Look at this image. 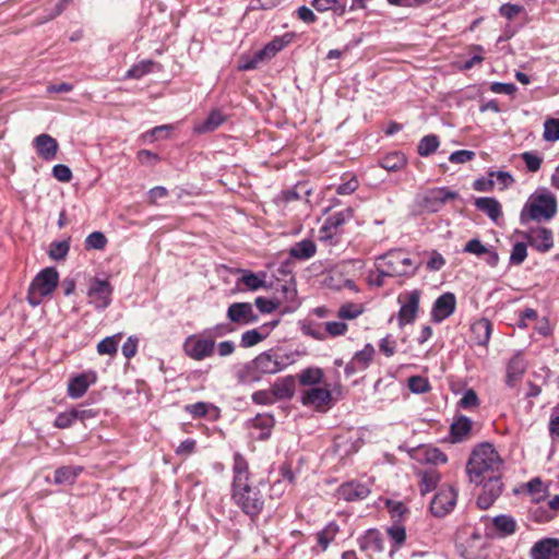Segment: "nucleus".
<instances>
[{"label": "nucleus", "instance_id": "obj_1", "mask_svg": "<svg viewBox=\"0 0 559 559\" xmlns=\"http://www.w3.org/2000/svg\"><path fill=\"white\" fill-rule=\"evenodd\" d=\"M233 461L231 500L246 515L255 519L264 508V497L250 484L251 473L245 456L235 452Z\"/></svg>", "mask_w": 559, "mask_h": 559}, {"label": "nucleus", "instance_id": "obj_2", "mask_svg": "<svg viewBox=\"0 0 559 559\" xmlns=\"http://www.w3.org/2000/svg\"><path fill=\"white\" fill-rule=\"evenodd\" d=\"M503 461L489 442L475 445L466 463V473L469 481L481 485L486 478L501 475Z\"/></svg>", "mask_w": 559, "mask_h": 559}, {"label": "nucleus", "instance_id": "obj_3", "mask_svg": "<svg viewBox=\"0 0 559 559\" xmlns=\"http://www.w3.org/2000/svg\"><path fill=\"white\" fill-rule=\"evenodd\" d=\"M374 266L381 270L382 274L391 278H411L419 267L417 260L413 259L403 249H392L376 259Z\"/></svg>", "mask_w": 559, "mask_h": 559}, {"label": "nucleus", "instance_id": "obj_4", "mask_svg": "<svg viewBox=\"0 0 559 559\" xmlns=\"http://www.w3.org/2000/svg\"><path fill=\"white\" fill-rule=\"evenodd\" d=\"M557 214V199L547 189H538L530 195L524 204L520 219L522 224L530 221H550Z\"/></svg>", "mask_w": 559, "mask_h": 559}, {"label": "nucleus", "instance_id": "obj_5", "mask_svg": "<svg viewBox=\"0 0 559 559\" xmlns=\"http://www.w3.org/2000/svg\"><path fill=\"white\" fill-rule=\"evenodd\" d=\"M59 283V274L55 267H46L41 270L32 281L26 300L36 307L41 304L43 299L52 294Z\"/></svg>", "mask_w": 559, "mask_h": 559}, {"label": "nucleus", "instance_id": "obj_6", "mask_svg": "<svg viewBox=\"0 0 559 559\" xmlns=\"http://www.w3.org/2000/svg\"><path fill=\"white\" fill-rule=\"evenodd\" d=\"M254 361L263 377L265 374H275L287 368L294 362V355L281 348H271L259 354Z\"/></svg>", "mask_w": 559, "mask_h": 559}, {"label": "nucleus", "instance_id": "obj_7", "mask_svg": "<svg viewBox=\"0 0 559 559\" xmlns=\"http://www.w3.org/2000/svg\"><path fill=\"white\" fill-rule=\"evenodd\" d=\"M182 352L189 358L202 361L205 358L213 356L215 352V343L205 336V333L202 331L186 337L182 344Z\"/></svg>", "mask_w": 559, "mask_h": 559}, {"label": "nucleus", "instance_id": "obj_8", "mask_svg": "<svg viewBox=\"0 0 559 559\" xmlns=\"http://www.w3.org/2000/svg\"><path fill=\"white\" fill-rule=\"evenodd\" d=\"M420 298L421 290L419 289L404 292L399 295L397 302L400 304V310L397 312V322L400 328L412 324L416 320Z\"/></svg>", "mask_w": 559, "mask_h": 559}, {"label": "nucleus", "instance_id": "obj_9", "mask_svg": "<svg viewBox=\"0 0 559 559\" xmlns=\"http://www.w3.org/2000/svg\"><path fill=\"white\" fill-rule=\"evenodd\" d=\"M457 489L452 485L441 486L430 502V512L436 518L451 513L457 502Z\"/></svg>", "mask_w": 559, "mask_h": 559}, {"label": "nucleus", "instance_id": "obj_10", "mask_svg": "<svg viewBox=\"0 0 559 559\" xmlns=\"http://www.w3.org/2000/svg\"><path fill=\"white\" fill-rule=\"evenodd\" d=\"M112 292L114 287L108 280L93 278L87 289L90 304L97 310H105L111 304Z\"/></svg>", "mask_w": 559, "mask_h": 559}, {"label": "nucleus", "instance_id": "obj_11", "mask_svg": "<svg viewBox=\"0 0 559 559\" xmlns=\"http://www.w3.org/2000/svg\"><path fill=\"white\" fill-rule=\"evenodd\" d=\"M459 198V193L455 191H451L445 187L433 188L428 190L420 200V207L423 211L427 213H437L439 212L443 205Z\"/></svg>", "mask_w": 559, "mask_h": 559}, {"label": "nucleus", "instance_id": "obj_12", "mask_svg": "<svg viewBox=\"0 0 559 559\" xmlns=\"http://www.w3.org/2000/svg\"><path fill=\"white\" fill-rule=\"evenodd\" d=\"M481 485L483 490L477 497V506L483 510H487L502 493L503 484L501 475L486 478Z\"/></svg>", "mask_w": 559, "mask_h": 559}, {"label": "nucleus", "instance_id": "obj_13", "mask_svg": "<svg viewBox=\"0 0 559 559\" xmlns=\"http://www.w3.org/2000/svg\"><path fill=\"white\" fill-rule=\"evenodd\" d=\"M226 317L230 324L248 325L255 323L259 319L250 302H234L229 305Z\"/></svg>", "mask_w": 559, "mask_h": 559}, {"label": "nucleus", "instance_id": "obj_14", "mask_svg": "<svg viewBox=\"0 0 559 559\" xmlns=\"http://www.w3.org/2000/svg\"><path fill=\"white\" fill-rule=\"evenodd\" d=\"M376 348L370 343L366 344L364 348L352 357L346 364L344 372L346 377H352L357 372L366 370L373 360Z\"/></svg>", "mask_w": 559, "mask_h": 559}, {"label": "nucleus", "instance_id": "obj_15", "mask_svg": "<svg viewBox=\"0 0 559 559\" xmlns=\"http://www.w3.org/2000/svg\"><path fill=\"white\" fill-rule=\"evenodd\" d=\"M96 381L97 373L94 370H87L71 377L68 382V396L74 400L82 397Z\"/></svg>", "mask_w": 559, "mask_h": 559}, {"label": "nucleus", "instance_id": "obj_16", "mask_svg": "<svg viewBox=\"0 0 559 559\" xmlns=\"http://www.w3.org/2000/svg\"><path fill=\"white\" fill-rule=\"evenodd\" d=\"M331 400L332 394L328 386H311L306 389L300 396L302 405L313 407L317 411L324 409Z\"/></svg>", "mask_w": 559, "mask_h": 559}, {"label": "nucleus", "instance_id": "obj_17", "mask_svg": "<svg viewBox=\"0 0 559 559\" xmlns=\"http://www.w3.org/2000/svg\"><path fill=\"white\" fill-rule=\"evenodd\" d=\"M456 298L452 293L440 295L433 302L431 309V320L435 323H441L443 320L452 316L455 310Z\"/></svg>", "mask_w": 559, "mask_h": 559}, {"label": "nucleus", "instance_id": "obj_18", "mask_svg": "<svg viewBox=\"0 0 559 559\" xmlns=\"http://www.w3.org/2000/svg\"><path fill=\"white\" fill-rule=\"evenodd\" d=\"M358 545L361 551L380 554L384 551V538L377 528L367 530L359 538Z\"/></svg>", "mask_w": 559, "mask_h": 559}, {"label": "nucleus", "instance_id": "obj_19", "mask_svg": "<svg viewBox=\"0 0 559 559\" xmlns=\"http://www.w3.org/2000/svg\"><path fill=\"white\" fill-rule=\"evenodd\" d=\"M338 497L346 501H359L366 499L370 493V486L360 481H348L340 486Z\"/></svg>", "mask_w": 559, "mask_h": 559}, {"label": "nucleus", "instance_id": "obj_20", "mask_svg": "<svg viewBox=\"0 0 559 559\" xmlns=\"http://www.w3.org/2000/svg\"><path fill=\"white\" fill-rule=\"evenodd\" d=\"M527 239L530 245L539 252H548L554 247L552 231L546 227L532 228Z\"/></svg>", "mask_w": 559, "mask_h": 559}, {"label": "nucleus", "instance_id": "obj_21", "mask_svg": "<svg viewBox=\"0 0 559 559\" xmlns=\"http://www.w3.org/2000/svg\"><path fill=\"white\" fill-rule=\"evenodd\" d=\"M532 559H559V539L545 538L534 544Z\"/></svg>", "mask_w": 559, "mask_h": 559}, {"label": "nucleus", "instance_id": "obj_22", "mask_svg": "<svg viewBox=\"0 0 559 559\" xmlns=\"http://www.w3.org/2000/svg\"><path fill=\"white\" fill-rule=\"evenodd\" d=\"M354 217V210L352 207H346L342 211L335 212L330 215L324 224L320 228V234L322 238L331 237V231L336 230L338 227L344 225L346 222L350 221Z\"/></svg>", "mask_w": 559, "mask_h": 559}, {"label": "nucleus", "instance_id": "obj_23", "mask_svg": "<svg viewBox=\"0 0 559 559\" xmlns=\"http://www.w3.org/2000/svg\"><path fill=\"white\" fill-rule=\"evenodd\" d=\"M34 147L43 159L52 160L56 158L59 145L51 135L43 133L37 135L33 141Z\"/></svg>", "mask_w": 559, "mask_h": 559}, {"label": "nucleus", "instance_id": "obj_24", "mask_svg": "<svg viewBox=\"0 0 559 559\" xmlns=\"http://www.w3.org/2000/svg\"><path fill=\"white\" fill-rule=\"evenodd\" d=\"M473 421L464 416L457 415L454 417L451 427L450 436L453 442H463L471 437Z\"/></svg>", "mask_w": 559, "mask_h": 559}, {"label": "nucleus", "instance_id": "obj_25", "mask_svg": "<svg viewBox=\"0 0 559 559\" xmlns=\"http://www.w3.org/2000/svg\"><path fill=\"white\" fill-rule=\"evenodd\" d=\"M526 370L525 359L521 355L513 356L507 367L506 383L514 388Z\"/></svg>", "mask_w": 559, "mask_h": 559}, {"label": "nucleus", "instance_id": "obj_26", "mask_svg": "<svg viewBox=\"0 0 559 559\" xmlns=\"http://www.w3.org/2000/svg\"><path fill=\"white\" fill-rule=\"evenodd\" d=\"M516 521L509 514H500L491 519V528L500 537H507L515 533Z\"/></svg>", "mask_w": 559, "mask_h": 559}, {"label": "nucleus", "instance_id": "obj_27", "mask_svg": "<svg viewBox=\"0 0 559 559\" xmlns=\"http://www.w3.org/2000/svg\"><path fill=\"white\" fill-rule=\"evenodd\" d=\"M289 255L299 261H306L314 257L317 246L311 239H302L295 242L288 250Z\"/></svg>", "mask_w": 559, "mask_h": 559}, {"label": "nucleus", "instance_id": "obj_28", "mask_svg": "<svg viewBox=\"0 0 559 559\" xmlns=\"http://www.w3.org/2000/svg\"><path fill=\"white\" fill-rule=\"evenodd\" d=\"M226 121V116L218 109L212 110L205 120L194 126L193 130L198 134L209 133L216 130Z\"/></svg>", "mask_w": 559, "mask_h": 559}, {"label": "nucleus", "instance_id": "obj_29", "mask_svg": "<svg viewBox=\"0 0 559 559\" xmlns=\"http://www.w3.org/2000/svg\"><path fill=\"white\" fill-rule=\"evenodd\" d=\"M254 359L242 365L236 372V378L240 384H252L262 379L259 367Z\"/></svg>", "mask_w": 559, "mask_h": 559}, {"label": "nucleus", "instance_id": "obj_30", "mask_svg": "<svg viewBox=\"0 0 559 559\" xmlns=\"http://www.w3.org/2000/svg\"><path fill=\"white\" fill-rule=\"evenodd\" d=\"M474 204L477 210L484 212L493 222H497L502 215L501 204L495 198H477Z\"/></svg>", "mask_w": 559, "mask_h": 559}, {"label": "nucleus", "instance_id": "obj_31", "mask_svg": "<svg viewBox=\"0 0 559 559\" xmlns=\"http://www.w3.org/2000/svg\"><path fill=\"white\" fill-rule=\"evenodd\" d=\"M471 331L476 344L486 345L490 340L492 323L488 319L481 318L472 324Z\"/></svg>", "mask_w": 559, "mask_h": 559}, {"label": "nucleus", "instance_id": "obj_32", "mask_svg": "<svg viewBox=\"0 0 559 559\" xmlns=\"http://www.w3.org/2000/svg\"><path fill=\"white\" fill-rule=\"evenodd\" d=\"M272 391L276 400L292 399L295 393V378L293 376H287L277 379L272 385Z\"/></svg>", "mask_w": 559, "mask_h": 559}, {"label": "nucleus", "instance_id": "obj_33", "mask_svg": "<svg viewBox=\"0 0 559 559\" xmlns=\"http://www.w3.org/2000/svg\"><path fill=\"white\" fill-rule=\"evenodd\" d=\"M293 35L284 34L283 36H276L269 41L262 49H259L266 60L272 59L277 52L283 50L290 41Z\"/></svg>", "mask_w": 559, "mask_h": 559}, {"label": "nucleus", "instance_id": "obj_34", "mask_svg": "<svg viewBox=\"0 0 559 559\" xmlns=\"http://www.w3.org/2000/svg\"><path fill=\"white\" fill-rule=\"evenodd\" d=\"M265 272L253 273L249 270L241 271V277L238 280V285L242 284L249 290H258L265 287Z\"/></svg>", "mask_w": 559, "mask_h": 559}, {"label": "nucleus", "instance_id": "obj_35", "mask_svg": "<svg viewBox=\"0 0 559 559\" xmlns=\"http://www.w3.org/2000/svg\"><path fill=\"white\" fill-rule=\"evenodd\" d=\"M311 5L321 13L333 11L336 15L343 16L346 12V0H312Z\"/></svg>", "mask_w": 559, "mask_h": 559}, {"label": "nucleus", "instance_id": "obj_36", "mask_svg": "<svg viewBox=\"0 0 559 559\" xmlns=\"http://www.w3.org/2000/svg\"><path fill=\"white\" fill-rule=\"evenodd\" d=\"M81 472V466H61L56 469L53 481L57 485H71Z\"/></svg>", "mask_w": 559, "mask_h": 559}, {"label": "nucleus", "instance_id": "obj_37", "mask_svg": "<svg viewBox=\"0 0 559 559\" xmlns=\"http://www.w3.org/2000/svg\"><path fill=\"white\" fill-rule=\"evenodd\" d=\"M340 532V526L336 522H329L320 532L317 534L318 545L322 550H326L329 545L334 540Z\"/></svg>", "mask_w": 559, "mask_h": 559}, {"label": "nucleus", "instance_id": "obj_38", "mask_svg": "<svg viewBox=\"0 0 559 559\" xmlns=\"http://www.w3.org/2000/svg\"><path fill=\"white\" fill-rule=\"evenodd\" d=\"M418 454L421 455L423 461L433 465L445 464L448 461V456L433 447H421L418 449Z\"/></svg>", "mask_w": 559, "mask_h": 559}, {"label": "nucleus", "instance_id": "obj_39", "mask_svg": "<svg viewBox=\"0 0 559 559\" xmlns=\"http://www.w3.org/2000/svg\"><path fill=\"white\" fill-rule=\"evenodd\" d=\"M407 163L405 155L401 152H392L385 155L380 165L389 171H397L402 169Z\"/></svg>", "mask_w": 559, "mask_h": 559}, {"label": "nucleus", "instance_id": "obj_40", "mask_svg": "<svg viewBox=\"0 0 559 559\" xmlns=\"http://www.w3.org/2000/svg\"><path fill=\"white\" fill-rule=\"evenodd\" d=\"M440 480V474L433 469H427L420 473L419 489L421 495H426L433 490Z\"/></svg>", "mask_w": 559, "mask_h": 559}, {"label": "nucleus", "instance_id": "obj_41", "mask_svg": "<svg viewBox=\"0 0 559 559\" xmlns=\"http://www.w3.org/2000/svg\"><path fill=\"white\" fill-rule=\"evenodd\" d=\"M386 533L393 543L392 548L390 550V556H393L394 552L397 551L401 548V546L405 543L406 530L401 524H393L392 526L388 527Z\"/></svg>", "mask_w": 559, "mask_h": 559}, {"label": "nucleus", "instance_id": "obj_42", "mask_svg": "<svg viewBox=\"0 0 559 559\" xmlns=\"http://www.w3.org/2000/svg\"><path fill=\"white\" fill-rule=\"evenodd\" d=\"M439 138L436 134L425 135L418 143L417 152L420 156L427 157L439 147Z\"/></svg>", "mask_w": 559, "mask_h": 559}, {"label": "nucleus", "instance_id": "obj_43", "mask_svg": "<svg viewBox=\"0 0 559 559\" xmlns=\"http://www.w3.org/2000/svg\"><path fill=\"white\" fill-rule=\"evenodd\" d=\"M266 337H267V333H264L263 331H261L260 328L252 329V330L246 331L241 334L240 346L243 348H249V347L255 346L257 344H259Z\"/></svg>", "mask_w": 559, "mask_h": 559}, {"label": "nucleus", "instance_id": "obj_44", "mask_svg": "<svg viewBox=\"0 0 559 559\" xmlns=\"http://www.w3.org/2000/svg\"><path fill=\"white\" fill-rule=\"evenodd\" d=\"M265 60L260 50H257L253 55H242L239 59L238 69L240 71L254 70Z\"/></svg>", "mask_w": 559, "mask_h": 559}, {"label": "nucleus", "instance_id": "obj_45", "mask_svg": "<svg viewBox=\"0 0 559 559\" xmlns=\"http://www.w3.org/2000/svg\"><path fill=\"white\" fill-rule=\"evenodd\" d=\"M235 331V328L230 322H222L214 326L206 328L203 330L205 336L212 340L214 343L217 338H222L228 334H231Z\"/></svg>", "mask_w": 559, "mask_h": 559}, {"label": "nucleus", "instance_id": "obj_46", "mask_svg": "<svg viewBox=\"0 0 559 559\" xmlns=\"http://www.w3.org/2000/svg\"><path fill=\"white\" fill-rule=\"evenodd\" d=\"M323 378V372L320 368H307L302 370L299 374V382L302 385L314 386L316 384L321 383Z\"/></svg>", "mask_w": 559, "mask_h": 559}, {"label": "nucleus", "instance_id": "obj_47", "mask_svg": "<svg viewBox=\"0 0 559 559\" xmlns=\"http://www.w3.org/2000/svg\"><path fill=\"white\" fill-rule=\"evenodd\" d=\"M121 338V334L107 336L97 344V353L99 355H115L118 350V344Z\"/></svg>", "mask_w": 559, "mask_h": 559}, {"label": "nucleus", "instance_id": "obj_48", "mask_svg": "<svg viewBox=\"0 0 559 559\" xmlns=\"http://www.w3.org/2000/svg\"><path fill=\"white\" fill-rule=\"evenodd\" d=\"M364 312V308L359 304L346 302L338 308L337 317L341 320H354Z\"/></svg>", "mask_w": 559, "mask_h": 559}, {"label": "nucleus", "instance_id": "obj_49", "mask_svg": "<svg viewBox=\"0 0 559 559\" xmlns=\"http://www.w3.org/2000/svg\"><path fill=\"white\" fill-rule=\"evenodd\" d=\"M408 389L415 394H423L430 391L429 380L421 376H412L408 378Z\"/></svg>", "mask_w": 559, "mask_h": 559}, {"label": "nucleus", "instance_id": "obj_50", "mask_svg": "<svg viewBox=\"0 0 559 559\" xmlns=\"http://www.w3.org/2000/svg\"><path fill=\"white\" fill-rule=\"evenodd\" d=\"M154 67V62L151 60H143L134 66H132L128 72L127 76L131 79H141L145 74L150 73L152 71V68Z\"/></svg>", "mask_w": 559, "mask_h": 559}, {"label": "nucleus", "instance_id": "obj_51", "mask_svg": "<svg viewBox=\"0 0 559 559\" xmlns=\"http://www.w3.org/2000/svg\"><path fill=\"white\" fill-rule=\"evenodd\" d=\"M69 250H70V245L67 240L53 241L50 245L48 253L52 260L60 261L67 257Z\"/></svg>", "mask_w": 559, "mask_h": 559}, {"label": "nucleus", "instance_id": "obj_52", "mask_svg": "<svg viewBox=\"0 0 559 559\" xmlns=\"http://www.w3.org/2000/svg\"><path fill=\"white\" fill-rule=\"evenodd\" d=\"M280 475L281 478L272 485L271 490H275L276 487L282 486L284 483L288 485H293L295 483L296 476L290 464L284 463L280 467Z\"/></svg>", "mask_w": 559, "mask_h": 559}, {"label": "nucleus", "instance_id": "obj_53", "mask_svg": "<svg viewBox=\"0 0 559 559\" xmlns=\"http://www.w3.org/2000/svg\"><path fill=\"white\" fill-rule=\"evenodd\" d=\"M107 243V238L102 231H93L85 239L86 249L102 250Z\"/></svg>", "mask_w": 559, "mask_h": 559}, {"label": "nucleus", "instance_id": "obj_54", "mask_svg": "<svg viewBox=\"0 0 559 559\" xmlns=\"http://www.w3.org/2000/svg\"><path fill=\"white\" fill-rule=\"evenodd\" d=\"M527 257V248L524 242H516L513 245L510 254V264L520 265L524 262Z\"/></svg>", "mask_w": 559, "mask_h": 559}, {"label": "nucleus", "instance_id": "obj_55", "mask_svg": "<svg viewBox=\"0 0 559 559\" xmlns=\"http://www.w3.org/2000/svg\"><path fill=\"white\" fill-rule=\"evenodd\" d=\"M526 492L532 496V500L538 502L544 498L543 483L539 478H534L525 485Z\"/></svg>", "mask_w": 559, "mask_h": 559}, {"label": "nucleus", "instance_id": "obj_56", "mask_svg": "<svg viewBox=\"0 0 559 559\" xmlns=\"http://www.w3.org/2000/svg\"><path fill=\"white\" fill-rule=\"evenodd\" d=\"M544 139L551 142L559 140V119H548L545 122Z\"/></svg>", "mask_w": 559, "mask_h": 559}, {"label": "nucleus", "instance_id": "obj_57", "mask_svg": "<svg viewBox=\"0 0 559 559\" xmlns=\"http://www.w3.org/2000/svg\"><path fill=\"white\" fill-rule=\"evenodd\" d=\"M251 399L254 404L259 405H272L277 401L272 389L259 390L252 394Z\"/></svg>", "mask_w": 559, "mask_h": 559}, {"label": "nucleus", "instance_id": "obj_58", "mask_svg": "<svg viewBox=\"0 0 559 559\" xmlns=\"http://www.w3.org/2000/svg\"><path fill=\"white\" fill-rule=\"evenodd\" d=\"M521 157L525 163V166L528 171L536 173L539 170L543 159L536 153L524 152L522 153Z\"/></svg>", "mask_w": 559, "mask_h": 559}, {"label": "nucleus", "instance_id": "obj_59", "mask_svg": "<svg viewBox=\"0 0 559 559\" xmlns=\"http://www.w3.org/2000/svg\"><path fill=\"white\" fill-rule=\"evenodd\" d=\"M487 249L488 246H485L479 239L473 238L466 242L465 247L463 248V252L480 258Z\"/></svg>", "mask_w": 559, "mask_h": 559}, {"label": "nucleus", "instance_id": "obj_60", "mask_svg": "<svg viewBox=\"0 0 559 559\" xmlns=\"http://www.w3.org/2000/svg\"><path fill=\"white\" fill-rule=\"evenodd\" d=\"M479 400L476 392L468 389L464 392L463 396L459 401V406L464 409H469L478 406Z\"/></svg>", "mask_w": 559, "mask_h": 559}, {"label": "nucleus", "instance_id": "obj_61", "mask_svg": "<svg viewBox=\"0 0 559 559\" xmlns=\"http://www.w3.org/2000/svg\"><path fill=\"white\" fill-rule=\"evenodd\" d=\"M74 421H76V420H75V416L73 414V408H72L70 411L62 412V413L58 414L55 419L53 425H55V427H57L59 429H66V428L71 427Z\"/></svg>", "mask_w": 559, "mask_h": 559}, {"label": "nucleus", "instance_id": "obj_62", "mask_svg": "<svg viewBox=\"0 0 559 559\" xmlns=\"http://www.w3.org/2000/svg\"><path fill=\"white\" fill-rule=\"evenodd\" d=\"M347 330V324L342 321H330L325 323V331L332 337L342 336Z\"/></svg>", "mask_w": 559, "mask_h": 559}, {"label": "nucleus", "instance_id": "obj_63", "mask_svg": "<svg viewBox=\"0 0 559 559\" xmlns=\"http://www.w3.org/2000/svg\"><path fill=\"white\" fill-rule=\"evenodd\" d=\"M73 414L75 416V420L86 423L90 419L96 418L99 415V411L79 406L73 408Z\"/></svg>", "mask_w": 559, "mask_h": 559}, {"label": "nucleus", "instance_id": "obj_64", "mask_svg": "<svg viewBox=\"0 0 559 559\" xmlns=\"http://www.w3.org/2000/svg\"><path fill=\"white\" fill-rule=\"evenodd\" d=\"M52 176L60 182H69L72 179V171L67 165L57 164L52 167Z\"/></svg>", "mask_w": 559, "mask_h": 559}]
</instances>
